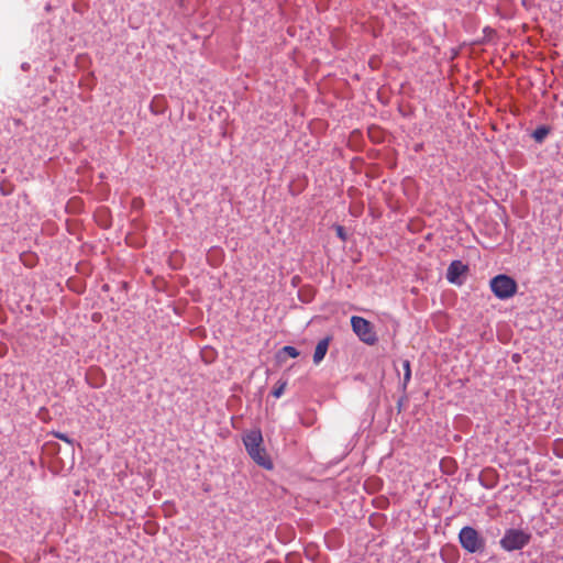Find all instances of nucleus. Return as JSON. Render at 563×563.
<instances>
[{
    "label": "nucleus",
    "mask_w": 563,
    "mask_h": 563,
    "mask_svg": "<svg viewBox=\"0 0 563 563\" xmlns=\"http://www.w3.org/2000/svg\"><path fill=\"white\" fill-rule=\"evenodd\" d=\"M243 443L250 457L265 470L273 468V462L263 446V435L260 430H251L243 437Z\"/></svg>",
    "instance_id": "obj_1"
},
{
    "label": "nucleus",
    "mask_w": 563,
    "mask_h": 563,
    "mask_svg": "<svg viewBox=\"0 0 563 563\" xmlns=\"http://www.w3.org/2000/svg\"><path fill=\"white\" fill-rule=\"evenodd\" d=\"M490 289L498 299H508L517 292V283L508 275H497L490 283Z\"/></svg>",
    "instance_id": "obj_2"
},
{
    "label": "nucleus",
    "mask_w": 563,
    "mask_h": 563,
    "mask_svg": "<svg viewBox=\"0 0 563 563\" xmlns=\"http://www.w3.org/2000/svg\"><path fill=\"white\" fill-rule=\"evenodd\" d=\"M351 325L358 339L367 345H374L377 342V335L373 324L365 318L353 316Z\"/></svg>",
    "instance_id": "obj_3"
},
{
    "label": "nucleus",
    "mask_w": 563,
    "mask_h": 563,
    "mask_svg": "<svg viewBox=\"0 0 563 563\" xmlns=\"http://www.w3.org/2000/svg\"><path fill=\"white\" fill-rule=\"evenodd\" d=\"M531 536L520 529H508L500 540V545L506 551H515L525 548Z\"/></svg>",
    "instance_id": "obj_4"
},
{
    "label": "nucleus",
    "mask_w": 563,
    "mask_h": 563,
    "mask_svg": "<svg viewBox=\"0 0 563 563\" xmlns=\"http://www.w3.org/2000/svg\"><path fill=\"white\" fill-rule=\"evenodd\" d=\"M459 540L461 545L470 553L481 551L485 547L484 539L474 528L468 526L461 529Z\"/></svg>",
    "instance_id": "obj_5"
},
{
    "label": "nucleus",
    "mask_w": 563,
    "mask_h": 563,
    "mask_svg": "<svg viewBox=\"0 0 563 563\" xmlns=\"http://www.w3.org/2000/svg\"><path fill=\"white\" fill-rule=\"evenodd\" d=\"M467 272V266L463 264L461 261H453L446 272V279L451 284L460 285V276L464 275Z\"/></svg>",
    "instance_id": "obj_6"
},
{
    "label": "nucleus",
    "mask_w": 563,
    "mask_h": 563,
    "mask_svg": "<svg viewBox=\"0 0 563 563\" xmlns=\"http://www.w3.org/2000/svg\"><path fill=\"white\" fill-rule=\"evenodd\" d=\"M330 338H324L320 340L314 349L313 353V362L314 364H319L325 356L329 349Z\"/></svg>",
    "instance_id": "obj_7"
},
{
    "label": "nucleus",
    "mask_w": 563,
    "mask_h": 563,
    "mask_svg": "<svg viewBox=\"0 0 563 563\" xmlns=\"http://www.w3.org/2000/svg\"><path fill=\"white\" fill-rule=\"evenodd\" d=\"M549 133L550 129L548 126L542 125L533 131L532 136L536 142L541 143L548 136Z\"/></svg>",
    "instance_id": "obj_8"
},
{
    "label": "nucleus",
    "mask_w": 563,
    "mask_h": 563,
    "mask_svg": "<svg viewBox=\"0 0 563 563\" xmlns=\"http://www.w3.org/2000/svg\"><path fill=\"white\" fill-rule=\"evenodd\" d=\"M286 386H287V382L286 380H278L277 384L275 385L273 391H272V395L275 398H279L284 394Z\"/></svg>",
    "instance_id": "obj_9"
},
{
    "label": "nucleus",
    "mask_w": 563,
    "mask_h": 563,
    "mask_svg": "<svg viewBox=\"0 0 563 563\" xmlns=\"http://www.w3.org/2000/svg\"><path fill=\"white\" fill-rule=\"evenodd\" d=\"M402 367H404V384L406 385L410 378H411V368H410V362L408 360H405L402 362Z\"/></svg>",
    "instance_id": "obj_10"
},
{
    "label": "nucleus",
    "mask_w": 563,
    "mask_h": 563,
    "mask_svg": "<svg viewBox=\"0 0 563 563\" xmlns=\"http://www.w3.org/2000/svg\"><path fill=\"white\" fill-rule=\"evenodd\" d=\"M282 352L287 354L288 356L292 357V358H296L297 356H299V352L296 347L294 346H290V345H286L282 349Z\"/></svg>",
    "instance_id": "obj_11"
},
{
    "label": "nucleus",
    "mask_w": 563,
    "mask_h": 563,
    "mask_svg": "<svg viewBox=\"0 0 563 563\" xmlns=\"http://www.w3.org/2000/svg\"><path fill=\"white\" fill-rule=\"evenodd\" d=\"M52 434L56 439H59V440H62V441H64V442H66V443H68L70 445H73V440L67 434L62 433V432H56V431L52 432Z\"/></svg>",
    "instance_id": "obj_12"
},
{
    "label": "nucleus",
    "mask_w": 563,
    "mask_h": 563,
    "mask_svg": "<svg viewBox=\"0 0 563 563\" xmlns=\"http://www.w3.org/2000/svg\"><path fill=\"white\" fill-rule=\"evenodd\" d=\"M335 232L338 234V236L342 240V241H345L346 240V234H345V230L342 225H336L335 227Z\"/></svg>",
    "instance_id": "obj_13"
},
{
    "label": "nucleus",
    "mask_w": 563,
    "mask_h": 563,
    "mask_svg": "<svg viewBox=\"0 0 563 563\" xmlns=\"http://www.w3.org/2000/svg\"><path fill=\"white\" fill-rule=\"evenodd\" d=\"M518 357H519V355H518V354H515V355H514V360H515V361H516V360H518Z\"/></svg>",
    "instance_id": "obj_14"
}]
</instances>
